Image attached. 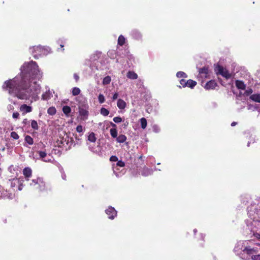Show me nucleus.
<instances>
[{"label": "nucleus", "instance_id": "16", "mask_svg": "<svg viewBox=\"0 0 260 260\" xmlns=\"http://www.w3.org/2000/svg\"><path fill=\"white\" fill-rule=\"evenodd\" d=\"M14 87V85L13 82L11 80H8L5 82L4 88L9 89H13Z\"/></svg>", "mask_w": 260, "mask_h": 260}, {"label": "nucleus", "instance_id": "25", "mask_svg": "<svg viewBox=\"0 0 260 260\" xmlns=\"http://www.w3.org/2000/svg\"><path fill=\"white\" fill-rule=\"evenodd\" d=\"M110 134L113 138H116L117 137V131L115 128H111Z\"/></svg>", "mask_w": 260, "mask_h": 260}, {"label": "nucleus", "instance_id": "52", "mask_svg": "<svg viewBox=\"0 0 260 260\" xmlns=\"http://www.w3.org/2000/svg\"><path fill=\"white\" fill-rule=\"evenodd\" d=\"M193 232H194V234H196V233L197 232V229H194V230H193Z\"/></svg>", "mask_w": 260, "mask_h": 260}, {"label": "nucleus", "instance_id": "15", "mask_svg": "<svg viewBox=\"0 0 260 260\" xmlns=\"http://www.w3.org/2000/svg\"><path fill=\"white\" fill-rule=\"evenodd\" d=\"M199 72L200 74L203 75L205 77H207L209 73L208 68L204 67L202 68H200L199 69Z\"/></svg>", "mask_w": 260, "mask_h": 260}, {"label": "nucleus", "instance_id": "56", "mask_svg": "<svg viewBox=\"0 0 260 260\" xmlns=\"http://www.w3.org/2000/svg\"><path fill=\"white\" fill-rule=\"evenodd\" d=\"M249 142L247 144V146H249Z\"/></svg>", "mask_w": 260, "mask_h": 260}, {"label": "nucleus", "instance_id": "33", "mask_svg": "<svg viewBox=\"0 0 260 260\" xmlns=\"http://www.w3.org/2000/svg\"><path fill=\"white\" fill-rule=\"evenodd\" d=\"M31 126L35 130H38L39 129V126L38 125V123L35 120H33L31 121Z\"/></svg>", "mask_w": 260, "mask_h": 260}, {"label": "nucleus", "instance_id": "41", "mask_svg": "<svg viewBox=\"0 0 260 260\" xmlns=\"http://www.w3.org/2000/svg\"><path fill=\"white\" fill-rule=\"evenodd\" d=\"M252 260H260V254L252 256Z\"/></svg>", "mask_w": 260, "mask_h": 260}, {"label": "nucleus", "instance_id": "44", "mask_svg": "<svg viewBox=\"0 0 260 260\" xmlns=\"http://www.w3.org/2000/svg\"><path fill=\"white\" fill-rule=\"evenodd\" d=\"M118 97V93L117 92H115L113 94L112 99L113 101H115Z\"/></svg>", "mask_w": 260, "mask_h": 260}, {"label": "nucleus", "instance_id": "1", "mask_svg": "<svg viewBox=\"0 0 260 260\" xmlns=\"http://www.w3.org/2000/svg\"><path fill=\"white\" fill-rule=\"evenodd\" d=\"M22 78L20 83V90L16 93V96L20 100H28L31 98L35 100L40 92L39 86L36 81L32 82L31 79L42 78V73L35 61L25 63L21 68Z\"/></svg>", "mask_w": 260, "mask_h": 260}, {"label": "nucleus", "instance_id": "5", "mask_svg": "<svg viewBox=\"0 0 260 260\" xmlns=\"http://www.w3.org/2000/svg\"><path fill=\"white\" fill-rule=\"evenodd\" d=\"M180 84L183 87H188L191 89L193 88L194 87L197 85V83L196 81L191 79L185 80L184 79H181L179 81Z\"/></svg>", "mask_w": 260, "mask_h": 260}, {"label": "nucleus", "instance_id": "13", "mask_svg": "<svg viewBox=\"0 0 260 260\" xmlns=\"http://www.w3.org/2000/svg\"><path fill=\"white\" fill-rule=\"evenodd\" d=\"M244 253H247L249 255L253 256V254L257 252L256 249L254 248H251L250 246H246L244 248Z\"/></svg>", "mask_w": 260, "mask_h": 260}, {"label": "nucleus", "instance_id": "49", "mask_svg": "<svg viewBox=\"0 0 260 260\" xmlns=\"http://www.w3.org/2000/svg\"><path fill=\"white\" fill-rule=\"evenodd\" d=\"M236 124H237V122H233L231 123V126H234L236 125Z\"/></svg>", "mask_w": 260, "mask_h": 260}, {"label": "nucleus", "instance_id": "12", "mask_svg": "<svg viewBox=\"0 0 260 260\" xmlns=\"http://www.w3.org/2000/svg\"><path fill=\"white\" fill-rule=\"evenodd\" d=\"M131 35L133 39L135 40H140L142 38V35L138 30L136 29L133 30Z\"/></svg>", "mask_w": 260, "mask_h": 260}, {"label": "nucleus", "instance_id": "31", "mask_svg": "<svg viewBox=\"0 0 260 260\" xmlns=\"http://www.w3.org/2000/svg\"><path fill=\"white\" fill-rule=\"evenodd\" d=\"M88 140L91 142H94L96 140L94 133L92 132L90 133L88 137Z\"/></svg>", "mask_w": 260, "mask_h": 260}, {"label": "nucleus", "instance_id": "46", "mask_svg": "<svg viewBox=\"0 0 260 260\" xmlns=\"http://www.w3.org/2000/svg\"><path fill=\"white\" fill-rule=\"evenodd\" d=\"M74 78L75 79L76 82L78 81V80L79 79V77L77 74L75 73L74 74Z\"/></svg>", "mask_w": 260, "mask_h": 260}, {"label": "nucleus", "instance_id": "59", "mask_svg": "<svg viewBox=\"0 0 260 260\" xmlns=\"http://www.w3.org/2000/svg\"><path fill=\"white\" fill-rule=\"evenodd\" d=\"M259 246H260V244H259Z\"/></svg>", "mask_w": 260, "mask_h": 260}, {"label": "nucleus", "instance_id": "27", "mask_svg": "<svg viewBox=\"0 0 260 260\" xmlns=\"http://www.w3.org/2000/svg\"><path fill=\"white\" fill-rule=\"evenodd\" d=\"M25 141L29 145H32L34 143L33 139L29 135H27L25 136Z\"/></svg>", "mask_w": 260, "mask_h": 260}, {"label": "nucleus", "instance_id": "47", "mask_svg": "<svg viewBox=\"0 0 260 260\" xmlns=\"http://www.w3.org/2000/svg\"><path fill=\"white\" fill-rule=\"evenodd\" d=\"M27 122V119H24L23 121V123L24 124H26Z\"/></svg>", "mask_w": 260, "mask_h": 260}, {"label": "nucleus", "instance_id": "11", "mask_svg": "<svg viewBox=\"0 0 260 260\" xmlns=\"http://www.w3.org/2000/svg\"><path fill=\"white\" fill-rule=\"evenodd\" d=\"M23 174L26 180H28L32 175V170L30 168L26 167L23 170Z\"/></svg>", "mask_w": 260, "mask_h": 260}, {"label": "nucleus", "instance_id": "39", "mask_svg": "<svg viewBox=\"0 0 260 260\" xmlns=\"http://www.w3.org/2000/svg\"><path fill=\"white\" fill-rule=\"evenodd\" d=\"M76 131L77 132L81 133L83 132V128L82 125H78L76 127Z\"/></svg>", "mask_w": 260, "mask_h": 260}, {"label": "nucleus", "instance_id": "22", "mask_svg": "<svg viewBox=\"0 0 260 260\" xmlns=\"http://www.w3.org/2000/svg\"><path fill=\"white\" fill-rule=\"evenodd\" d=\"M152 173V171L148 168H144L141 174L144 176H147Z\"/></svg>", "mask_w": 260, "mask_h": 260}, {"label": "nucleus", "instance_id": "38", "mask_svg": "<svg viewBox=\"0 0 260 260\" xmlns=\"http://www.w3.org/2000/svg\"><path fill=\"white\" fill-rule=\"evenodd\" d=\"M113 121L115 122V123H120L121 122L122 120V118L120 117H115L114 118H113Z\"/></svg>", "mask_w": 260, "mask_h": 260}, {"label": "nucleus", "instance_id": "53", "mask_svg": "<svg viewBox=\"0 0 260 260\" xmlns=\"http://www.w3.org/2000/svg\"><path fill=\"white\" fill-rule=\"evenodd\" d=\"M63 46H64L63 45H62V44L60 45V47L62 48V50H63Z\"/></svg>", "mask_w": 260, "mask_h": 260}, {"label": "nucleus", "instance_id": "40", "mask_svg": "<svg viewBox=\"0 0 260 260\" xmlns=\"http://www.w3.org/2000/svg\"><path fill=\"white\" fill-rule=\"evenodd\" d=\"M110 160L111 161H117L118 157L116 156L112 155L110 157Z\"/></svg>", "mask_w": 260, "mask_h": 260}, {"label": "nucleus", "instance_id": "43", "mask_svg": "<svg viewBox=\"0 0 260 260\" xmlns=\"http://www.w3.org/2000/svg\"><path fill=\"white\" fill-rule=\"evenodd\" d=\"M253 236L258 240H260V233H254Z\"/></svg>", "mask_w": 260, "mask_h": 260}, {"label": "nucleus", "instance_id": "26", "mask_svg": "<svg viewBox=\"0 0 260 260\" xmlns=\"http://www.w3.org/2000/svg\"><path fill=\"white\" fill-rule=\"evenodd\" d=\"M140 122L142 128L145 129L147 125L146 119L145 118H142L140 119Z\"/></svg>", "mask_w": 260, "mask_h": 260}, {"label": "nucleus", "instance_id": "9", "mask_svg": "<svg viewBox=\"0 0 260 260\" xmlns=\"http://www.w3.org/2000/svg\"><path fill=\"white\" fill-rule=\"evenodd\" d=\"M217 84L215 80H210L206 83L204 88L206 90L214 89L217 86Z\"/></svg>", "mask_w": 260, "mask_h": 260}, {"label": "nucleus", "instance_id": "2", "mask_svg": "<svg viewBox=\"0 0 260 260\" xmlns=\"http://www.w3.org/2000/svg\"><path fill=\"white\" fill-rule=\"evenodd\" d=\"M215 72L216 74L220 75L226 79H230L231 77V74L229 73V71L220 65H217L215 67Z\"/></svg>", "mask_w": 260, "mask_h": 260}, {"label": "nucleus", "instance_id": "17", "mask_svg": "<svg viewBox=\"0 0 260 260\" xmlns=\"http://www.w3.org/2000/svg\"><path fill=\"white\" fill-rule=\"evenodd\" d=\"M117 106L120 109H124L126 107V103L122 99H118L117 102Z\"/></svg>", "mask_w": 260, "mask_h": 260}, {"label": "nucleus", "instance_id": "54", "mask_svg": "<svg viewBox=\"0 0 260 260\" xmlns=\"http://www.w3.org/2000/svg\"><path fill=\"white\" fill-rule=\"evenodd\" d=\"M57 143H58V145H59V142H58H58H57ZM60 147V145H58V147Z\"/></svg>", "mask_w": 260, "mask_h": 260}, {"label": "nucleus", "instance_id": "45", "mask_svg": "<svg viewBox=\"0 0 260 260\" xmlns=\"http://www.w3.org/2000/svg\"><path fill=\"white\" fill-rule=\"evenodd\" d=\"M71 108L69 106H66V116L71 112Z\"/></svg>", "mask_w": 260, "mask_h": 260}, {"label": "nucleus", "instance_id": "42", "mask_svg": "<svg viewBox=\"0 0 260 260\" xmlns=\"http://www.w3.org/2000/svg\"><path fill=\"white\" fill-rule=\"evenodd\" d=\"M19 114L18 112H14L13 113L12 117L13 118L17 119L19 117Z\"/></svg>", "mask_w": 260, "mask_h": 260}, {"label": "nucleus", "instance_id": "3", "mask_svg": "<svg viewBox=\"0 0 260 260\" xmlns=\"http://www.w3.org/2000/svg\"><path fill=\"white\" fill-rule=\"evenodd\" d=\"M247 242L246 241H239L236 244L235 248H234V252L237 255H240L242 253V252H245L244 248L246 247V243Z\"/></svg>", "mask_w": 260, "mask_h": 260}, {"label": "nucleus", "instance_id": "10", "mask_svg": "<svg viewBox=\"0 0 260 260\" xmlns=\"http://www.w3.org/2000/svg\"><path fill=\"white\" fill-rule=\"evenodd\" d=\"M20 111L22 112L23 115H25L32 111V107L26 104H23L20 107Z\"/></svg>", "mask_w": 260, "mask_h": 260}, {"label": "nucleus", "instance_id": "24", "mask_svg": "<svg viewBox=\"0 0 260 260\" xmlns=\"http://www.w3.org/2000/svg\"><path fill=\"white\" fill-rule=\"evenodd\" d=\"M111 81V78L109 76H107L105 77L102 81V84L103 85H106L109 84Z\"/></svg>", "mask_w": 260, "mask_h": 260}, {"label": "nucleus", "instance_id": "18", "mask_svg": "<svg viewBox=\"0 0 260 260\" xmlns=\"http://www.w3.org/2000/svg\"><path fill=\"white\" fill-rule=\"evenodd\" d=\"M236 87L240 89H245L246 85L241 80H237L236 81Z\"/></svg>", "mask_w": 260, "mask_h": 260}, {"label": "nucleus", "instance_id": "58", "mask_svg": "<svg viewBox=\"0 0 260 260\" xmlns=\"http://www.w3.org/2000/svg\"><path fill=\"white\" fill-rule=\"evenodd\" d=\"M178 87H179V88H181V86H178Z\"/></svg>", "mask_w": 260, "mask_h": 260}, {"label": "nucleus", "instance_id": "14", "mask_svg": "<svg viewBox=\"0 0 260 260\" xmlns=\"http://www.w3.org/2000/svg\"><path fill=\"white\" fill-rule=\"evenodd\" d=\"M53 95L50 90H48L42 95V99L45 101H48L50 100Z\"/></svg>", "mask_w": 260, "mask_h": 260}, {"label": "nucleus", "instance_id": "30", "mask_svg": "<svg viewBox=\"0 0 260 260\" xmlns=\"http://www.w3.org/2000/svg\"><path fill=\"white\" fill-rule=\"evenodd\" d=\"M125 41V38L122 35H120L118 39V45L122 46L124 44Z\"/></svg>", "mask_w": 260, "mask_h": 260}, {"label": "nucleus", "instance_id": "28", "mask_svg": "<svg viewBox=\"0 0 260 260\" xmlns=\"http://www.w3.org/2000/svg\"><path fill=\"white\" fill-rule=\"evenodd\" d=\"M56 112V109L54 107H49L47 110V113L50 115H54Z\"/></svg>", "mask_w": 260, "mask_h": 260}, {"label": "nucleus", "instance_id": "36", "mask_svg": "<svg viewBox=\"0 0 260 260\" xmlns=\"http://www.w3.org/2000/svg\"><path fill=\"white\" fill-rule=\"evenodd\" d=\"M11 137L15 140H18L19 138V136H18L17 133L15 132H11Z\"/></svg>", "mask_w": 260, "mask_h": 260}, {"label": "nucleus", "instance_id": "35", "mask_svg": "<svg viewBox=\"0 0 260 260\" xmlns=\"http://www.w3.org/2000/svg\"><path fill=\"white\" fill-rule=\"evenodd\" d=\"M98 100L100 104L104 103L105 99L104 95L102 94H100L98 96Z\"/></svg>", "mask_w": 260, "mask_h": 260}, {"label": "nucleus", "instance_id": "19", "mask_svg": "<svg viewBox=\"0 0 260 260\" xmlns=\"http://www.w3.org/2000/svg\"><path fill=\"white\" fill-rule=\"evenodd\" d=\"M126 137L124 135H120L116 138V140L117 143H122L125 142L126 140Z\"/></svg>", "mask_w": 260, "mask_h": 260}, {"label": "nucleus", "instance_id": "29", "mask_svg": "<svg viewBox=\"0 0 260 260\" xmlns=\"http://www.w3.org/2000/svg\"><path fill=\"white\" fill-rule=\"evenodd\" d=\"M176 76L178 78H187V74L185 73L182 72V71L178 72L176 74Z\"/></svg>", "mask_w": 260, "mask_h": 260}, {"label": "nucleus", "instance_id": "37", "mask_svg": "<svg viewBox=\"0 0 260 260\" xmlns=\"http://www.w3.org/2000/svg\"><path fill=\"white\" fill-rule=\"evenodd\" d=\"M153 131L155 133H158L160 131V128L157 125L154 124L152 126Z\"/></svg>", "mask_w": 260, "mask_h": 260}, {"label": "nucleus", "instance_id": "21", "mask_svg": "<svg viewBox=\"0 0 260 260\" xmlns=\"http://www.w3.org/2000/svg\"><path fill=\"white\" fill-rule=\"evenodd\" d=\"M127 77L131 79H136L138 78L137 74L133 71H129L127 73Z\"/></svg>", "mask_w": 260, "mask_h": 260}, {"label": "nucleus", "instance_id": "50", "mask_svg": "<svg viewBox=\"0 0 260 260\" xmlns=\"http://www.w3.org/2000/svg\"><path fill=\"white\" fill-rule=\"evenodd\" d=\"M54 151L55 153L57 152V153H59L60 152V150L59 149H54Z\"/></svg>", "mask_w": 260, "mask_h": 260}, {"label": "nucleus", "instance_id": "55", "mask_svg": "<svg viewBox=\"0 0 260 260\" xmlns=\"http://www.w3.org/2000/svg\"><path fill=\"white\" fill-rule=\"evenodd\" d=\"M60 143V144H62V140H61V141H60V143Z\"/></svg>", "mask_w": 260, "mask_h": 260}, {"label": "nucleus", "instance_id": "7", "mask_svg": "<svg viewBox=\"0 0 260 260\" xmlns=\"http://www.w3.org/2000/svg\"><path fill=\"white\" fill-rule=\"evenodd\" d=\"M106 213L108 215L109 219H113L117 216V211L114 207L109 206L107 209L105 210Z\"/></svg>", "mask_w": 260, "mask_h": 260}, {"label": "nucleus", "instance_id": "51", "mask_svg": "<svg viewBox=\"0 0 260 260\" xmlns=\"http://www.w3.org/2000/svg\"><path fill=\"white\" fill-rule=\"evenodd\" d=\"M111 125L112 127H115L116 126V124L112 122H111Z\"/></svg>", "mask_w": 260, "mask_h": 260}, {"label": "nucleus", "instance_id": "23", "mask_svg": "<svg viewBox=\"0 0 260 260\" xmlns=\"http://www.w3.org/2000/svg\"><path fill=\"white\" fill-rule=\"evenodd\" d=\"M251 100L256 102L260 103V94H254L250 96Z\"/></svg>", "mask_w": 260, "mask_h": 260}, {"label": "nucleus", "instance_id": "34", "mask_svg": "<svg viewBox=\"0 0 260 260\" xmlns=\"http://www.w3.org/2000/svg\"><path fill=\"white\" fill-rule=\"evenodd\" d=\"M39 156L40 157L42 158V159L45 161H47V160L45 159V157L46 156V153L45 152V151H39Z\"/></svg>", "mask_w": 260, "mask_h": 260}, {"label": "nucleus", "instance_id": "4", "mask_svg": "<svg viewBox=\"0 0 260 260\" xmlns=\"http://www.w3.org/2000/svg\"><path fill=\"white\" fill-rule=\"evenodd\" d=\"M88 106L87 105H84L79 107V114L81 117V119L83 120H86L88 118L89 113H88Z\"/></svg>", "mask_w": 260, "mask_h": 260}, {"label": "nucleus", "instance_id": "48", "mask_svg": "<svg viewBox=\"0 0 260 260\" xmlns=\"http://www.w3.org/2000/svg\"><path fill=\"white\" fill-rule=\"evenodd\" d=\"M62 112H63V113L65 114V110H66L65 106H62Z\"/></svg>", "mask_w": 260, "mask_h": 260}, {"label": "nucleus", "instance_id": "8", "mask_svg": "<svg viewBox=\"0 0 260 260\" xmlns=\"http://www.w3.org/2000/svg\"><path fill=\"white\" fill-rule=\"evenodd\" d=\"M31 49L33 53L35 52L37 53V54L34 55L35 58H36V56L37 54L41 55L43 53V52L44 51V47L41 46H34Z\"/></svg>", "mask_w": 260, "mask_h": 260}, {"label": "nucleus", "instance_id": "20", "mask_svg": "<svg viewBox=\"0 0 260 260\" xmlns=\"http://www.w3.org/2000/svg\"><path fill=\"white\" fill-rule=\"evenodd\" d=\"M71 92L73 96H77L80 94L81 90L78 87H74L72 89Z\"/></svg>", "mask_w": 260, "mask_h": 260}, {"label": "nucleus", "instance_id": "32", "mask_svg": "<svg viewBox=\"0 0 260 260\" xmlns=\"http://www.w3.org/2000/svg\"><path fill=\"white\" fill-rule=\"evenodd\" d=\"M100 113L102 115L106 116L109 114V111L105 108H102L100 110Z\"/></svg>", "mask_w": 260, "mask_h": 260}, {"label": "nucleus", "instance_id": "6", "mask_svg": "<svg viewBox=\"0 0 260 260\" xmlns=\"http://www.w3.org/2000/svg\"><path fill=\"white\" fill-rule=\"evenodd\" d=\"M125 166V164L123 161L122 160H118L117 161V162L116 163V166L113 165V170L114 173L115 174V175L117 177H119L121 175V174H123L124 173V171L123 172H122L121 173H119L117 171L118 170V167H123Z\"/></svg>", "mask_w": 260, "mask_h": 260}, {"label": "nucleus", "instance_id": "57", "mask_svg": "<svg viewBox=\"0 0 260 260\" xmlns=\"http://www.w3.org/2000/svg\"><path fill=\"white\" fill-rule=\"evenodd\" d=\"M201 237H202V238H203V239L204 238V237L202 235H201Z\"/></svg>", "mask_w": 260, "mask_h": 260}]
</instances>
